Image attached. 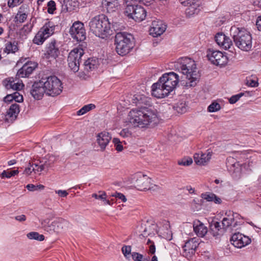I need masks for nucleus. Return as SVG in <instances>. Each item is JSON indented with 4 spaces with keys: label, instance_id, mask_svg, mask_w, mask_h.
I'll use <instances>...</instances> for the list:
<instances>
[{
    "label": "nucleus",
    "instance_id": "53",
    "mask_svg": "<svg viewBox=\"0 0 261 261\" xmlns=\"http://www.w3.org/2000/svg\"><path fill=\"white\" fill-rule=\"evenodd\" d=\"M122 252L125 257L131 253V247L130 246H124L122 247Z\"/></svg>",
    "mask_w": 261,
    "mask_h": 261
},
{
    "label": "nucleus",
    "instance_id": "35",
    "mask_svg": "<svg viewBox=\"0 0 261 261\" xmlns=\"http://www.w3.org/2000/svg\"><path fill=\"white\" fill-rule=\"evenodd\" d=\"M19 173L18 170H4L3 172L1 174V177L2 178H9L12 176H14Z\"/></svg>",
    "mask_w": 261,
    "mask_h": 261
},
{
    "label": "nucleus",
    "instance_id": "57",
    "mask_svg": "<svg viewBox=\"0 0 261 261\" xmlns=\"http://www.w3.org/2000/svg\"><path fill=\"white\" fill-rule=\"evenodd\" d=\"M179 1L183 6H187L189 4H192V3H198V0H179Z\"/></svg>",
    "mask_w": 261,
    "mask_h": 261
},
{
    "label": "nucleus",
    "instance_id": "27",
    "mask_svg": "<svg viewBox=\"0 0 261 261\" xmlns=\"http://www.w3.org/2000/svg\"><path fill=\"white\" fill-rule=\"evenodd\" d=\"M185 6L187 7L185 11L186 14L189 17L198 14L200 11L199 3H192V4H189L188 5Z\"/></svg>",
    "mask_w": 261,
    "mask_h": 261
},
{
    "label": "nucleus",
    "instance_id": "58",
    "mask_svg": "<svg viewBox=\"0 0 261 261\" xmlns=\"http://www.w3.org/2000/svg\"><path fill=\"white\" fill-rule=\"evenodd\" d=\"M56 193L59 195V196L61 197H66L68 193L65 190H58L56 191Z\"/></svg>",
    "mask_w": 261,
    "mask_h": 261
},
{
    "label": "nucleus",
    "instance_id": "1",
    "mask_svg": "<svg viewBox=\"0 0 261 261\" xmlns=\"http://www.w3.org/2000/svg\"><path fill=\"white\" fill-rule=\"evenodd\" d=\"M175 67L187 80L183 83L185 87L190 88L196 85L200 75L194 60L187 57L182 58L176 63Z\"/></svg>",
    "mask_w": 261,
    "mask_h": 261
},
{
    "label": "nucleus",
    "instance_id": "47",
    "mask_svg": "<svg viewBox=\"0 0 261 261\" xmlns=\"http://www.w3.org/2000/svg\"><path fill=\"white\" fill-rule=\"evenodd\" d=\"M42 227L44 229V230L50 232V228L49 226L50 224H49V220L48 219L42 220L41 222Z\"/></svg>",
    "mask_w": 261,
    "mask_h": 261
},
{
    "label": "nucleus",
    "instance_id": "12",
    "mask_svg": "<svg viewBox=\"0 0 261 261\" xmlns=\"http://www.w3.org/2000/svg\"><path fill=\"white\" fill-rule=\"evenodd\" d=\"M70 34L71 37L77 42L84 41L86 38V33L84 24L80 21L75 22L70 28Z\"/></svg>",
    "mask_w": 261,
    "mask_h": 261
},
{
    "label": "nucleus",
    "instance_id": "19",
    "mask_svg": "<svg viewBox=\"0 0 261 261\" xmlns=\"http://www.w3.org/2000/svg\"><path fill=\"white\" fill-rule=\"evenodd\" d=\"M166 29V25L162 21H154L152 22L151 27L150 29V34L153 37H157L162 34Z\"/></svg>",
    "mask_w": 261,
    "mask_h": 261
},
{
    "label": "nucleus",
    "instance_id": "62",
    "mask_svg": "<svg viewBox=\"0 0 261 261\" xmlns=\"http://www.w3.org/2000/svg\"><path fill=\"white\" fill-rule=\"evenodd\" d=\"M256 26L258 30L261 31V16L258 17L256 20Z\"/></svg>",
    "mask_w": 261,
    "mask_h": 261
},
{
    "label": "nucleus",
    "instance_id": "3",
    "mask_svg": "<svg viewBox=\"0 0 261 261\" xmlns=\"http://www.w3.org/2000/svg\"><path fill=\"white\" fill-rule=\"evenodd\" d=\"M230 34L235 45L241 50L248 51L252 46V37L250 33L244 28L232 26Z\"/></svg>",
    "mask_w": 261,
    "mask_h": 261
},
{
    "label": "nucleus",
    "instance_id": "50",
    "mask_svg": "<svg viewBox=\"0 0 261 261\" xmlns=\"http://www.w3.org/2000/svg\"><path fill=\"white\" fill-rule=\"evenodd\" d=\"M14 98L13 99L17 102H21L23 101V96L22 95H20L19 92H15L13 94H12Z\"/></svg>",
    "mask_w": 261,
    "mask_h": 261
},
{
    "label": "nucleus",
    "instance_id": "36",
    "mask_svg": "<svg viewBox=\"0 0 261 261\" xmlns=\"http://www.w3.org/2000/svg\"><path fill=\"white\" fill-rule=\"evenodd\" d=\"M95 108V106L94 104H89L87 105L84 106L82 108H81L80 110L77 112V115H83L86 113L87 112L94 109Z\"/></svg>",
    "mask_w": 261,
    "mask_h": 261
},
{
    "label": "nucleus",
    "instance_id": "2",
    "mask_svg": "<svg viewBox=\"0 0 261 261\" xmlns=\"http://www.w3.org/2000/svg\"><path fill=\"white\" fill-rule=\"evenodd\" d=\"M129 121L135 126L143 128L157 123L156 113L150 109L144 108L141 110H132L129 113Z\"/></svg>",
    "mask_w": 261,
    "mask_h": 261
},
{
    "label": "nucleus",
    "instance_id": "64",
    "mask_svg": "<svg viewBox=\"0 0 261 261\" xmlns=\"http://www.w3.org/2000/svg\"><path fill=\"white\" fill-rule=\"evenodd\" d=\"M254 4L255 5H257L258 7L261 8V0H256L254 1Z\"/></svg>",
    "mask_w": 261,
    "mask_h": 261
},
{
    "label": "nucleus",
    "instance_id": "39",
    "mask_svg": "<svg viewBox=\"0 0 261 261\" xmlns=\"http://www.w3.org/2000/svg\"><path fill=\"white\" fill-rule=\"evenodd\" d=\"M50 160H49L48 161H46L40 165L35 164L36 167H38L39 172L43 170H48V168L51 166L53 162L50 163Z\"/></svg>",
    "mask_w": 261,
    "mask_h": 261
},
{
    "label": "nucleus",
    "instance_id": "52",
    "mask_svg": "<svg viewBox=\"0 0 261 261\" xmlns=\"http://www.w3.org/2000/svg\"><path fill=\"white\" fill-rule=\"evenodd\" d=\"M246 85L251 87H256L258 86V83L255 79L249 78L246 81Z\"/></svg>",
    "mask_w": 261,
    "mask_h": 261
},
{
    "label": "nucleus",
    "instance_id": "17",
    "mask_svg": "<svg viewBox=\"0 0 261 261\" xmlns=\"http://www.w3.org/2000/svg\"><path fill=\"white\" fill-rule=\"evenodd\" d=\"M216 42L224 49H229L232 46V42L230 38L222 33H218L215 37Z\"/></svg>",
    "mask_w": 261,
    "mask_h": 261
},
{
    "label": "nucleus",
    "instance_id": "28",
    "mask_svg": "<svg viewBox=\"0 0 261 261\" xmlns=\"http://www.w3.org/2000/svg\"><path fill=\"white\" fill-rule=\"evenodd\" d=\"M84 70L89 72L97 68L98 61L97 59L89 58L84 63Z\"/></svg>",
    "mask_w": 261,
    "mask_h": 261
},
{
    "label": "nucleus",
    "instance_id": "23",
    "mask_svg": "<svg viewBox=\"0 0 261 261\" xmlns=\"http://www.w3.org/2000/svg\"><path fill=\"white\" fill-rule=\"evenodd\" d=\"M3 85L7 90H20L24 86L23 84L15 83L13 77H9L4 80L3 82Z\"/></svg>",
    "mask_w": 261,
    "mask_h": 261
},
{
    "label": "nucleus",
    "instance_id": "26",
    "mask_svg": "<svg viewBox=\"0 0 261 261\" xmlns=\"http://www.w3.org/2000/svg\"><path fill=\"white\" fill-rule=\"evenodd\" d=\"M211 155L208 153L206 154L203 153H196L194 155V160L195 163L199 165H204L211 158Z\"/></svg>",
    "mask_w": 261,
    "mask_h": 261
},
{
    "label": "nucleus",
    "instance_id": "40",
    "mask_svg": "<svg viewBox=\"0 0 261 261\" xmlns=\"http://www.w3.org/2000/svg\"><path fill=\"white\" fill-rule=\"evenodd\" d=\"M134 100L135 101L134 102L136 103V105H141L143 103L146 104L148 102L147 98L144 95H136L135 98L134 99Z\"/></svg>",
    "mask_w": 261,
    "mask_h": 261
},
{
    "label": "nucleus",
    "instance_id": "34",
    "mask_svg": "<svg viewBox=\"0 0 261 261\" xmlns=\"http://www.w3.org/2000/svg\"><path fill=\"white\" fill-rule=\"evenodd\" d=\"M46 39L47 38L44 36V34L39 31L35 35L33 39V42L35 44L40 45L42 44Z\"/></svg>",
    "mask_w": 261,
    "mask_h": 261
},
{
    "label": "nucleus",
    "instance_id": "25",
    "mask_svg": "<svg viewBox=\"0 0 261 261\" xmlns=\"http://www.w3.org/2000/svg\"><path fill=\"white\" fill-rule=\"evenodd\" d=\"M66 224V221L63 219H59L58 220L54 221L50 224L49 228H50V232H60L65 226Z\"/></svg>",
    "mask_w": 261,
    "mask_h": 261
},
{
    "label": "nucleus",
    "instance_id": "41",
    "mask_svg": "<svg viewBox=\"0 0 261 261\" xmlns=\"http://www.w3.org/2000/svg\"><path fill=\"white\" fill-rule=\"evenodd\" d=\"M118 4L117 0H116L114 1V3L110 2V3L103 5L102 6L107 8L108 12H111L115 11V9L118 6Z\"/></svg>",
    "mask_w": 261,
    "mask_h": 261
},
{
    "label": "nucleus",
    "instance_id": "5",
    "mask_svg": "<svg viewBox=\"0 0 261 261\" xmlns=\"http://www.w3.org/2000/svg\"><path fill=\"white\" fill-rule=\"evenodd\" d=\"M239 216L237 213L230 211H227L225 213V217L222 220V227L219 222L214 221L212 222L210 225L211 234L216 238H219L223 234L229 226H232L233 227H236L238 224V222L235 221V219Z\"/></svg>",
    "mask_w": 261,
    "mask_h": 261
},
{
    "label": "nucleus",
    "instance_id": "15",
    "mask_svg": "<svg viewBox=\"0 0 261 261\" xmlns=\"http://www.w3.org/2000/svg\"><path fill=\"white\" fill-rule=\"evenodd\" d=\"M231 244L236 247L241 248L251 243V239L239 232L234 233L231 239Z\"/></svg>",
    "mask_w": 261,
    "mask_h": 261
},
{
    "label": "nucleus",
    "instance_id": "38",
    "mask_svg": "<svg viewBox=\"0 0 261 261\" xmlns=\"http://www.w3.org/2000/svg\"><path fill=\"white\" fill-rule=\"evenodd\" d=\"M47 11L49 14H53L55 13L56 10V3L52 0L49 1L47 4Z\"/></svg>",
    "mask_w": 261,
    "mask_h": 261
},
{
    "label": "nucleus",
    "instance_id": "55",
    "mask_svg": "<svg viewBox=\"0 0 261 261\" xmlns=\"http://www.w3.org/2000/svg\"><path fill=\"white\" fill-rule=\"evenodd\" d=\"M113 196H115L117 199L121 200L123 202L126 201L125 196L122 193L116 192L115 195H113Z\"/></svg>",
    "mask_w": 261,
    "mask_h": 261
},
{
    "label": "nucleus",
    "instance_id": "43",
    "mask_svg": "<svg viewBox=\"0 0 261 261\" xmlns=\"http://www.w3.org/2000/svg\"><path fill=\"white\" fill-rule=\"evenodd\" d=\"M220 108L221 107L219 103L213 102L208 107L207 110L210 112H215L219 111Z\"/></svg>",
    "mask_w": 261,
    "mask_h": 261
},
{
    "label": "nucleus",
    "instance_id": "59",
    "mask_svg": "<svg viewBox=\"0 0 261 261\" xmlns=\"http://www.w3.org/2000/svg\"><path fill=\"white\" fill-rule=\"evenodd\" d=\"M26 188L30 191H35L37 190V187H36V185H34L33 184H28Z\"/></svg>",
    "mask_w": 261,
    "mask_h": 261
},
{
    "label": "nucleus",
    "instance_id": "30",
    "mask_svg": "<svg viewBox=\"0 0 261 261\" xmlns=\"http://www.w3.org/2000/svg\"><path fill=\"white\" fill-rule=\"evenodd\" d=\"M54 30V25H53L51 22H48L45 23L39 31L42 33V34H44V36L47 38L53 34Z\"/></svg>",
    "mask_w": 261,
    "mask_h": 261
},
{
    "label": "nucleus",
    "instance_id": "14",
    "mask_svg": "<svg viewBox=\"0 0 261 261\" xmlns=\"http://www.w3.org/2000/svg\"><path fill=\"white\" fill-rule=\"evenodd\" d=\"M30 93L35 99L37 100L41 99L44 93L46 94L44 83L42 79L38 82H35L32 85Z\"/></svg>",
    "mask_w": 261,
    "mask_h": 261
},
{
    "label": "nucleus",
    "instance_id": "51",
    "mask_svg": "<svg viewBox=\"0 0 261 261\" xmlns=\"http://www.w3.org/2000/svg\"><path fill=\"white\" fill-rule=\"evenodd\" d=\"M27 18V15L25 13H17L15 18L17 19V21L22 23L26 20Z\"/></svg>",
    "mask_w": 261,
    "mask_h": 261
},
{
    "label": "nucleus",
    "instance_id": "4",
    "mask_svg": "<svg viewBox=\"0 0 261 261\" xmlns=\"http://www.w3.org/2000/svg\"><path fill=\"white\" fill-rule=\"evenodd\" d=\"M89 26L91 32L102 39L111 34L110 22L107 16L104 14L93 17L89 23Z\"/></svg>",
    "mask_w": 261,
    "mask_h": 261
},
{
    "label": "nucleus",
    "instance_id": "56",
    "mask_svg": "<svg viewBox=\"0 0 261 261\" xmlns=\"http://www.w3.org/2000/svg\"><path fill=\"white\" fill-rule=\"evenodd\" d=\"M106 194L105 192H102V194H100V195H98L97 194H92V197H94L96 199H101L102 200H103V199H106Z\"/></svg>",
    "mask_w": 261,
    "mask_h": 261
},
{
    "label": "nucleus",
    "instance_id": "21",
    "mask_svg": "<svg viewBox=\"0 0 261 261\" xmlns=\"http://www.w3.org/2000/svg\"><path fill=\"white\" fill-rule=\"evenodd\" d=\"M97 141L102 150H103L111 139L110 134L103 132L98 134Z\"/></svg>",
    "mask_w": 261,
    "mask_h": 261
},
{
    "label": "nucleus",
    "instance_id": "46",
    "mask_svg": "<svg viewBox=\"0 0 261 261\" xmlns=\"http://www.w3.org/2000/svg\"><path fill=\"white\" fill-rule=\"evenodd\" d=\"M193 160L191 158H184L181 161H179L178 163L179 165L188 166L192 164Z\"/></svg>",
    "mask_w": 261,
    "mask_h": 261
},
{
    "label": "nucleus",
    "instance_id": "8",
    "mask_svg": "<svg viewBox=\"0 0 261 261\" xmlns=\"http://www.w3.org/2000/svg\"><path fill=\"white\" fill-rule=\"evenodd\" d=\"M44 83L46 94L50 96L59 95L62 91L61 81L56 76H50L42 79Z\"/></svg>",
    "mask_w": 261,
    "mask_h": 261
},
{
    "label": "nucleus",
    "instance_id": "6",
    "mask_svg": "<svg viewBox=\"0 0 261 261\" xmlns=\"http://www.w3.org/2000/svg\"><path fill=\"white\" fill-rule=\"evenodd\" d=\"M115 44L116 51L120 56H123L128 54L135 44L133 36L126 32H119L115 35Z\"/></svg>",
    "mask_w": 261,
    "mask_h": 261
},
{
    "label": "nucleus",
    "instance_id": "49",
    "mask_svg": "<svg viewBox=\"0 0 261 261\" xmlns=\"http://www.w3.org/2000/svg\"><path fill=\"white\" fill-rule=\"evenodd\" d=\"M244 95V93H240L238 94L234 95L232 96L229 99V102L231 104H233L237 102L239 99Z\"/></svg>",
    "mask_w": 261,
    "mask_h": 261
},
{
    "label": "nucleus",
    "instance_id": "60",
    "mask_svg": "<svg viewBox=\"0 0 261 261\" xmlns=\"http://www.w3.org/2000/svg\"><path fill=\"white\" fill-rule=\"evenodd\" d=\"M15 219L19 222H23L26 220V216L24 215L17 216L15 217Z\"/></svg>",
    "mask_w": 261,
    "mask_h": 261
},
{
    "label": "nucleus",
    "instance_id": "31",
    "mask_svg": "<svg viewBox=\"0 0 261 261\" xmlns=\"http://www.w3.org/2000/svg\"><path fill=\"white\" fill-rule=\"evenodd\" d=\"M18 43L16 41H9L5 44V51L8 54L10 53H15L18 50Z\"/></svg>",
    "mask_w": 261,
    "mask_h": 261
},
{
    "label": "nucleus",
    "instance_id": "11",
    "mask_svg": "<svg viewBox=\"0 0 261 261\" xmlns=\"http://www.w3.org/2000/svg\"><path fill=\"white\" fill-rule=\"evenodd\" d=\"M159 83L169 92L173 91L179 82V76L174 72L164 74L159 80Z\"/></svg>",
    "mask_w": 261,
    "mask_h": 261
},
{
    "label": "nucleus",
    "instance_id": "13",
    "mask_svg": "<svg viewBox=\"0 0 261 261\" xmlns=\"http://www.w3.org/2000/svg\"><path fill=\"white\" fill-rule=\"evenodd\" d=\"M207 57L211 63L217 66H223L227 64L228 59L226 56L218 50L209 49Z\"/></svg>",
    "mask_w": 261,
    "mask_h": 261
},
{
    "label": "nucleus",
    "instance_id": "44",
    "mask_svg": "<svg viewBox=\"0 0 261 261\" xmlns=\"http://www.w3.org/2000/svg\"><path fill=\"white\" fill-rule=\"evenodd\" d=\"M113 142L114 144V146L117 151H121L123 150V147L122 145V143L118 138H114Z\"/></svg>",
    "mask_w": 261,
    "mask_h": 261
},
{
    "label": "nucleus",
    "instance_id": "29",
    "mask_svg": "<svg viewBox=\"0 0 261 261\" xmlns=\"http://www.w3.org/2000/svg\"><path fill=\"white\" fill-rule=\"evenodd\" d=\"M201 197L207 201H213L216 204H220L222 200L220 198L217 196L215 194L211 192H205L201 194Z\"/></svg>",
    "mask_w": 261,
    "mask_h": 261
},
{
    "label": "nucleus",
    "instance_id": "48",
    "mask_svg": "<svg viewBox=\"0 0 261 261\" xmlns=\"http://www.w3.org/2000/svg\"><path fill=\"white\" fill-rule=\"evenodd\" d=\"M24 0H8V6L10 8L16 7L23 2Z\"/></svg>",
    "mask_w": 261,
    "mask_h": 261
},
{
    "label": "nucleus",
    "instance_id": "7",
    "mask_svg": "<svg viewBox=\"0 0 261 261\" xmlns=\"http://www.w3.org/2000/svg\"><path fill=\"white\" fill-rule=\"evenodd\" d=\"M125 8L124 13L128 18L140 22L143 20L146 16L145 10L138 3L125 1Z\"/></svg>",
    "mask_w": 261,
    "mask_h": 261
},
{
    "label": "nucleus",
    "instance_id": "63",
    "mask_svg": "<svg viewBox=\"0 0 261 261\" xmlns=\"http://www.w3.org/2000/svg\"><path fill=\"white\" fill-rule=\"evenodd\" d=\"M149 253L151 254H153L155 252V247L154 244L153 243L149 247Z\"/></svg>",
    "mask_w": 261,
    "mask_h": 261
},
{
    "label": "nucleus",
    "instance_id": "18",
    "mask_svg": "<svg viewBox=\"0 0 261 261\" xmlns=\"http://www.w3.org/2000/svg\"><path fill=\"white\" fill-rule=\"evenodd\" d=\"M151 93L152 96L158 98H162L167 96L170 93L169 91L163 87L161 83L158 82L153 84L151 87Z\"/></svg>",
    "mask_w": 261,
    "mask_h": 261
},
{
    "label": "nucleus",
    "instance_id": "54",
    "mask_svg": "<svg viewBox=\"0 0 261 261\" xmlns=\"http://www.w3.org/2000/svg\"><path fill=\"white\" fill-rule=\"evenodd\" d=\"M120 135L123 138L128 137L131 136L132 133L128 128H124L121 130Z\"/></svg>",
    "mask_w": 261,
    "mask_h": 261
},
{
    "label": "nucleus",
    "instance_id": "9",
    "mask_svg": "<svg viewBox=\"0 0 261 261\" xmlns=\"http://www.w3.org/2000/svg\"><path fill=\"white\" fill-rule=\"evenodd\" d=\"M130 183L138 190L143 191L150 189L151 178L146 175L137 173L129 178Z\"/></svg>",
    "mask_w": 261,
    "mask_h": 261
},
{
    "label": "nucleus",
    "instance_id": "16",
    "mask_svg": "<svg viewBox=\"0 0 261 261\" xmlns=\"http://www.w3.org/2000/svg\"><path fill=\"white\" fill-rule=\"evenodd\" d=\"M38 64L34 62H27L19 69L17 73L19 77H28L37 67Z\"/></svg>",
    "mask_w": 261,
    "mask_h": 261
},
{
    "label": "nucleus",
    "instance_id": "33",
    "mask_svg": "<svg viewBox=\"0 0 261 261\" xmlns=\"http://www.w3.org/2000/svg\"><path fill=\"white\" fill-rule=\"evenodd\" d=\"M188 106L185 101H179L174 107V109L178 113H184L187 111Z\"/></svg>",
    "mask_w": 261,
    "mask_h": 261
},
{
    "label": "nucleus",
    "instance_id": "22",
    "mask_svg": "<svg viewBox=\"0 0 261 261\" xmlns=\"http://www.w3.org/2000/svg\"><path fill=\"white\" fill-rule=\"evenodd\" d=\"M199 244L196 241L195 238H192L187 241L184 246L182 247L185 252L189 254H193L197 248Z\"/></svg>",
    "mask_w": 261,
    "mask_h": 261
},
{
    "label": "nucleus",
    "instance_id": "45",
    "mask_svg": "<svg viewBox=\"0 0 261 261\" xmlns=\"http://www.w3.org/2000/svg\"><path fill=\"white\" fill-rule=\"evenodd\" d=\"M132 257L134 261H145V258L144 257L143 255L138 252H132Z\"/></svg>",
    "mask_w": 261,
    "mask_h": 261
},
{
    "label": "nucleus",
    "instance_id": "37",
    "mask_svg": "<svg viewBox=\"0 0 261 261\" xmlns=\"http://www.w3.org/2000/svg\"><path fill=\"white\" fill-rule=\"evenodd\" d=\"M27 237L30 239H34L38 241H43L44 240V237L42 234H40L37 232H31L27 234Z\"/></svg>",
    "mask_w": 261,
    "mask_h": 261
},
{
    "label": "nucleus",
    "instance_id": "24",
    "mask_svg": "<svg viewBox=\"0 0 261 261\" xmlns=\"http://www.w3.org/2000/svg\"><path fill=\"white\" fill-rule=\"evenodd\" d=\"M193 229L195 233L199 237H203L207 232V228L198 220L194 221Z\"/></svg>",
    "mask_w": 261,
    "mask_h": 261
},
{
    "label": "nucleus",
    "instance_id": "32",
    "mask_svg": "<svg viewBox=\"0 0 261 261\" xmlns=\"http://www.w3.org/2000/svg\"><path fill=\"white\" fill-rule=\"evenodd\" d=\"M19 107L18 104H12L7 111V116L10 117L16 118L19 113Z\"/></svg>",
    "mask_w": 261,
    "mask_h": 261
},
{
    "label": "nucleus",
    "instance_id": "61",
    "mask_svg": "<svg viewBox=\"0 0 261 261\" xmlns=\"http://www.w3.org/2000/svg\"><path fill=\"white\" fill-rule=\"evenodd\" d=\"M14 97L13 96V95H12V94H8L7 96H6L4 98V101L5 102H11L12 101V100H13Z\"/></svg>",
    "mask_w": 261,
    "mask_h": 261
},
{
    "label": "nucleus",
    "instance_id": "10",
    "mask_svg": "<svg viewBox=\"0 0 261 261\" xmlns=\"http://www.w3.org/2000/svg\"><path fill=\"white\" fill-rule=\"evenodd\" d=\"M84 54L82 48H75L69 53L67 59L68 66L74 72L79 71L81 58Z\"/></svg>",
    "mask_w": 261,
    "mask_h": 261
},
{
    "label": "nucleus",
    "instance_id": "20",
    "mask_svg": "<svg viewBox=\"0 0 261 261\" xmlns=\"http://www.w3.org/2000/svg\"><path fill=\"white\" fill-rule=\"evenodd\" d=\"M60 54L58 46L57 45L56 41L52 40L48 43L46 47V53L45 55L48 58H51L56 59Z\"/></svg>",
    "mask_w": 261,
    "mask_h": 261
},
{
    "label": "nucleus",
    "instance_id": "42",
    "mask_svg": "<svg viewBox=\"0 0 261 261\" xmlns=\"http://www.w3.org/2000/svg\"><path fill=\"white\" fill-rule=\"evenodd\" d=\"M33 171L35 173L39 172L38 168L37 167V169L35 168L33 165H31V164L30 163L29 166L24 170L23 174L29 175Z\"/></svg>",
    "mask_w": 261,
    "mask_h": 261
}]
</instances>
